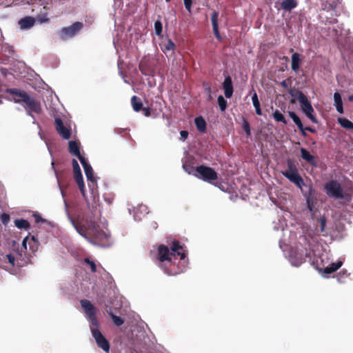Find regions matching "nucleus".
<instances>
[{"label":"nucleus","mask_w":353,"mask_h":353,"mask_svg":"<svg viewBox=\"0 0 353 353\" xmlns=\"http://www.w3.org/2000/svg\"><path fill=\"white\" fill-rule=\"evenodd\" d=\"M64 203L65 214L71 224L81 236L84 238H88V232L94 229L99 225L94 217L92 214L85 213L83 214L81 219L79 216L74 218L70 214L68 203L65 201ZM91 214H92V212H91Z\"/></svg>","instance_id":"1"},{"label":"nucleus","mask_w":353,"mask_h":353,"mask_svg":"<svg viewBox=\"0 0 353 353\" xmlns=\"http://www.w3.org/2000/svg\"><path fill=\"white\" fill-rule=\"evenodd\" d=\"M6 92L14 96L13 101L16 103L23 105L24 108L28 112H32L39 114L41 112V106L40 102L34 98L31 97L27 92L17 88H8Z\"/></svg>","instance_id":"2"},{"label":"nucleus","mask_w":353,"mask_h":353,"mask_svg":"<svg viewBox=\"0 0 353 353\" xmlns=\"http://www.w3.org/2000/svg\"><path fill=\"white\" fill-rule=\"evenodd\" d=\"M324 190L327 195L334 199H344L347 202L351 201V195L343 191L339 182L336 180H330L324 185Z\"/></svg>","instance_id":"3"},{"label":"nucleus","mask_w":353,"mask_h":353,"mask_svg":"<svg viewBox=\"0 0 353 353\" xmlns=\"http://www.w3.org/2000/svg\"><path fill=\"white\" fill-rule=\"evenodd\" d=\"M287 165L288 170L283 171L282 174L302 190L303 186L305 184L301 176L299 174L296 165L291 159H288Z\"/></svg>","instance_id":"4"},{"label":"nucleus","mask_w":353,"mask_h":353,"mask_svg":"<svg viewBox=\"0 0 353 353\" xmlns=\"http://www.w3.org/2000/svg\"><path fill=\"white\" fill-rule=\"evenodd\" d=\"M195 173L193 175L204 181L211 183L218 179L216 172L212 168L201 165L196 167Z\"/></svg>","instance_id":"5"},{"label":"nucleus","mask_w":353,"mask_h":353,"mask_svg":"<svg viewBox=\"0 0 353 353\" xmlns=\"http://www.w3.org/2000/svg\"><path fill=\"white\" fill-rule=\"evenodd\" d=\"M85 239L94 244L105 246L108 244L109 236L97 225L94 229L88 232V238Z\"/></svg>","instance_id":"6"},{"label":"nucleus","mask_w":353,"mask_h":353,"mask_svg":"<svg viewBox=\"0 0 353 353\" xmlns=\"http://www.w3.org/2000/svg\"><path fill=\"white\" fill-rule=\"evenodd\" d=\"M173 256L171 254V252L170 251V249L165 246L163 244H161L157 248V259L159 262V266L162 268L165 273H168V269L164 267L163 263L164 262H172V258L171 256Z\"/></svg>","instance_id":"7"},{"label":"nucleus","mask_w":353,"mask_h":353,"mask_svg":"<svg viewBox=\"0 0 353 353\" xmlns=\"http://www.w3.org/2000/svg\"><path fill=\"white\" fill-rule=\"evenodd\" d=\"M83 26L81 22L77 21L68 27L63 28L59 32L60 38L62 40H65L74 37L82 29Z\"/></svg>","instance_id":"8"},{"label":"nucleus","mask_w":353,"mask_h":353,"mask_svg":"<svg viewBox=\"0 0 353 353\" xmlns=\"http://www.w3.org/2000/svg\"><path fill=\"white\" fill-rule=\"evenodd\" d=\"M301 105V110L303 112V113L313 122L316 123V119L314 113V108L310 103V101L308 100L306 96L301 97V99L299 101Z\"/></svg>","instance_id":"9"},{"label":"nucleus","mask_w":353,"mask_h":353,"mask_svg":"<svg viewBox=\"0 0 353 353\" xmlns=\"http://www.w3.org/2000/svg\"><path fill=\"white\" fill-rule=\"evenodd\" d=\"M92 334L99 347L101 348L104 352H109L110 343L104 337L99 329H92Z\"/></svg>","instance_id":"10"},{"label":"nucleus","mask_w":353,"mask_h":353,"mask_svg":"<svg viewBox=\"0 0 353 353\" xmlns=\"http://www.w3.org/2000/svg\"><path fill=\"white\" fill-rule=\"evenodd\" d=\"M54 124L55 129L60 137L65 140L70 139L72 134L71 129L70 127H67L63 124L61 118H55Z\"/></svg>","instance_id":"11"},{"label":"nucleus","mask_w":353,"mask_h":353,"mask_svg":"<svg viewBox=\"0 0 353 353\" xmlns=\"http://www.w3.org/2000/svg\"><path fill=\"white\" fill-rule=\"evenodd\" d=\"M28 243L29 245L28 250L30 252H34L37 250L39 241L34 236H27L23 239L22 241V246L26 251H28Z\"/></svg>","instance_id":"12"},{"label":"nucleus","mask_w":353,"mask_h":353,"mask_svg":"<svg viewBox=\"0 0 353 353\" xmlns=\"http://www.w3.org/2000/svg\"><path fill=\"white\" fill-rule=\"evenodd\" d=\"M343 265L342 261H338L336 263H332L330 265L327 266L323 265L321 268H318V270L319 272L325 274H330L334 272H336L337 270H339Z\"/></svg>","instance_id":"13"},{"label":"nucleus","mask_w":353,"mask_h":353,"mask_svg":"<svg viewBox=\"0 0 353 353\" xmlns=\"http://www.w3.org/2000/svg\"><path fill=\"white\" fill-rule=\"evenodd\" d=\"M80 162L84 169V172L88 181L92 183L96 182V179L94 176L93 170L92 166L88 163L85 158H80Z\"/></svg>","instance_id":"14"},{"label":"nucleus","mask_w":353,"mask_h":353,"mask_svg":"<svg viewBox=\"0 0 353 353\" xmlns=\"http://www.w3.org/2000/svg\"><path fill=\"white\" fill-rule=\"evenodd\" d=\"M170 251L171 252V254L173 256L177 254L180 256L181 259H183L186 256L185 253L183 251V245H181L178 241H172Z\"/></svg>","instance_id":"15"},{"label":"nucleus","mask_w":353,"mask_h":353,"mask_svg":"<svg viewBox=\"0 0 353 353\" xmlns=\"http://www.w3.org/2000/svg\"><path fill=\"white\" fill-rule=\"evenodd\" d=\"M223 88L226 98H230L233 94V85L230 76H227L223 83Z\"/></svg>","instance_id":"16"},{"label":"nucleus","mask_w":353,"mask_h":353,"mask_svg":"<svg viewBox=\"0 0 353 353\" xmlns=\"http://www.w3.org/2000/svg\"><path fill=\"white\" fill-rule=\"evenodd\" d=\"M69 152L73 156L77 157L80 161V158H85L80 152L79 144L75 141H70L68 143Z\"/></svg>","instance_id":"17"},{"label":"nucleus","mask_w":353,"mask_h":353,"mask_svg":"<svg viewBox=\"0 0 353 353\" xmlns=\"http://www.w3.org/2000/svg\"><path fill=\"white\" fill-rule=\"evenodd\" d=\"M139 68L143 75H150L153 72L152 67L151 66L149 60L145 58L141 61Z\"/></svg>","instance_id":"18"},{"label":"nucleus","mask_w":353,"mask_h":353,"mask_svg":"<svg viewBox=\"0 0 353 353\" xmlns=\"http://www.w3.org/2000/svg\"><path fill=\"white\" fill-rule=\"evenodd\" d=\"M81 305L83 309L86 316L90 315L91 313H96L97 310L90 301L87 299L81 300Z\"/></svg>","instance_id":"19"},{"label":"nucleus","mask_w":353,"mask_h":353,"mask_svg":"<svg viewBox=\"0 0 353 353\" xmlns=\"http://www.w3.org/2000/svg\"><path fill=\"white\" fill-rule=\"evenodd\" d=\"M35 23V19L32 17H25L19 21V25L21 29H30Z\"/></svg>","instance_id":"20"},{"label":"nucleus","mask_w":353,"mask_h":353,"mask_svg":"<svg viewBox=\"0 0 353 353\" xmlns=\"http://www.w3.org/2000/svg\"><path fill=\"white\" fill-rule=\"evenodd\" d=\"M218 17L219 13L216 11H213L211 15V21L212 24V28L214 34L218 39H220L221 37L219 32V26H218Z\"/></svg>","instance_id":"21"},{"label":"nucleus","mask_w":353,"mask_h":353,"mask_svg":"<svg viewBox=\"0 0 353 353\" xmlns=\"http://www.w3.org/2000/svg\"><path fill=\"white\" fill-rule=\"evenodd\" d=\"M301 158L309 163L310 165L313 166H316V163L315 161V157L310 154V153L304 148H301Z\"/></svg>","instance_id":"22"},{"label":"nucleus","mask_w":353,"mask_h":353,"mask_svg":"<svg viewBox=\"0 0 353 353\" xmlns=\"http://www.w3.org/2000/svg\"><path fill=\"white\" fill-rule=\"evenodd\" d=\"M301 63L300 54L297 52H294L292 54L291 57V68L293 71L297 72L299 69Z\"/></svg>","instance_id":"23"},{"label":"nucleus","mask_w":353,"mask_h":353,"mask_svg":"<svg viewBox=\"0 0 353 353\" xmlns=\"http://www.w3.org/2000/svg\"><path fill=\"white\" fill-rule=\"evenodd\" d=\"M334 105L336 107L337 112H339L341 114L343 113V107L341 96L337 92L334 94Z\"/></svg>","instance_id":"24"},{"label":"nucleus","mask_w":353,"mask_h":353,"mask_svg":"<svg viewBox=\"0 0 353 353\" xmlns=\"http://www.w3.org/2000/svg\"><path fill=\"white\" fill-rule=\"evenodd\" d=\"M281 6L285 11H291L297 6V2L296 0H284Z\"/></svg>","instance_id":"25"},{"label":"nucleus","mask_w":353,"mask_h":353,"mask_svg":"<svg viewBox=\"0 0 353 353\" xmlns=\"http://www.w3.org/2000/svg\"><path fill=\"white\" fill-rule=\"evenodd\" d=\"M194 123L197 130L201 132H205L206 131V122L202 117H196Z\"/></svg>","instance_id":"26"},{"label":"nucleus","mask_w":353,"mask_h":353,"mask_svg":"<svg viewBox=\"0 0 353 353\" xmlns=\"http://www.w3.org/2000/svg\"><path fill=\"white\" fill-rule=\"evenodd\" d=\"M131 105L135 112L141 111L143 108V103L141 100L135 95L131 98Z\"/></svg>","instance_id":"27"},{"label":"nucleus","mask_w":353,"mask_h":353,"mask_svg":"<svg viewBox=\"0 0 353 353\" xmlns=\"http://www.w3.org/2000/svg\"><path fill=\"white\" fill-rule=\"evenodd\" d=\"M337 121L342 128L346 130H353V123L344 117H339Z\"/></svg>","instance_id":"28"},{"label":"nucleus","mask_w":353,"mask_h":353,"mask_svg":"<svg viewBox=\"0 0 353 353\" xmlns=\"http://www.w3.org/2000/svg\"><path fill=\"white\" fill-rule=\"evenodd\" d=\"M14 225L19 229H24L28 230L30 229V223L23 219H18L14 221Z\"/></svg>","instance_id":"29"},{"label":"nucleus","mask_w":353,"mask_h":353,"mask_svg":"<svg viewBox=\"0 0 353 353\" xmlns=\"http://www.w3.org/2000/svg\"><path fill=\"white\" fill-rule=\"evenodd\" d=\"M288 93L294 98H296L297 100L299 101V100L301 99V97H305V95L300 90L295 89V88H289L288 89Z\"/></svg>","instance_id":"30"},{"label":"nucleus","mask_w":353,"mask_h":353,"mask_svg":"<svg viewBox=\"0 0 353 353\" xmlns=\"http://www.w3.org/2000/svg\"><path fill=\"white\" fill-rule=\"evenodd\" d=\"M289 116L297 125L299 129L303 130V123L300 118L296 115V114L294 112L290 111L289 112Z\"/></svg>","instance_id":"31"},{"label":"nucleus","mask_w":353,"mask_h":353,"mask_svg":"<svg viewBox=\"0 0 353 353\" xmlns=\"http://www.w3.org/2000/svg\"><path fill=\"white\" fill-rule=\"evenodd\" d=\"M108 314L111 317L114 325H116L117 326H120L123 324V319L121 317L114 314L111 310H110V312H108Z\"/></svg>","instance_id":"32"},{"label":"nucleus","mask_w":353,"mask_h":353,"mask_svg":"<svg viewBox=\"0 0 353 353\" xmlns=\"http://www.w3.org/2000/svg\"><path fill=\"white\" fill-rule=\"evenodd\" d=\"M87 317L92 325V327H91V330L92 329H98L99 322H98V320H97V318L96 316V313H94V314L91 313V314L89 316H87Z\"/></svg>","instance_id":"33"},{"label":"nucleus","mask_w":353,"mask_h":353,"mask_svg":"<svg viewBox=\"0 0 353 353\" xmlns=\"http://www.w3.org/2000/svg\"><path fill=\"white\" fill-rule=\"evenodd\" d=\"M273 117L278 122H281V123H283L284 124L287 123V121H286L285 117L279 110H275L274 112Z\"/></svg>","instance_id":"34"},{"label":"nucleus","mask_w":353,"mask_h":353,"mask_svg":"<svg viewBox=\"0 0 353 353\" xmlns=\"http://www.w3.org/2000/svg\"><path fill=\"white\" fill-rule=\"evenodd\" d=\"M217 102L222 112L225 111L226 110L228 103L222 95L218 97Z\"/></svg>","instance_id":"35"},{"label":"nucleus","mask_w":353,"mask_h":353,"mask_svg":"<svg viewBox=\"0 0 353 353\" xmlns=\"http://www.w3.org/2000/svg\"><path fill=\"white\" fill-rule=\"evenodd\" d=\"M72 165L73 168L74 176L81 174L80 166L76 159H72Z\"/></svg>","instance_id":"36"},{"label":"nucleus","mask_w":353,"mask_h":353,"mask_svg":"<svg viewBox=\"0 0 353 353\" xmlns=\"http://www.w3.org/2000/svg\"><path fill=\"white\" fill-rule=\"evenodd\" d=\"M84 263L90 266L92 272L94 273L97 272V266L94 261L90 260L88 258H85L84 259Z\"/></svg>","instance_id":"37"},{"label":"nucleus","mask_w":353,"mask_h":353,"mask_svg":"<svg viewBox=\"0 0 353 353\" xmlns=\"http://www.w3.org/2000/svg\"><path fill=\"white\" fill-rule=\"evenodd\" d=\"M204 91L207 94V100L209 101H211L212 99V89L209 84L204 83Z\"/></svg>","instance_id":"38"},{"label":"nucleus","mask_w":353,"mask_h":353,"mask_svg":"<svg viewBox=\"0 0 353 353\" xmlns=\"http://www.w3.org/2000/svg\"><path fill=\"white\" fill-rule=\"evenodd\" d=\"M318 222L319 223V226H320L319 232H325L326 222H327L325 217H324V216L321 217L320 219H318Z\"/></svg>","instance_id":"39"},{"label":"nucleus","mask_w":353,"mask_h":353,"mask_svg":"<svg viewBox=\"0 0 353 353\" xmlns=\"http://www.w3.org/2000/svg\"><path fill=\"white\" fill-rule=\"evenodd\" d=\"M154 30L157 35H161L162 32V23L159 20L154 22Z\"/></svg>","instance_id":"40"},{"label":"nucleus","mask_w":353,"mask_h":353,"mask_svg":"<svg viewBox=\"0 0 353 353\" xmlns=\"http://www.w3.org/2000/svg\"><path fill=\"white\" fill-rule=\"evenodd\" d=\"M242 127H243V129L244 130V131L245 132L247 137L250 136V134H251L250 126L249 122L246 119L243 120Z\"/></svg>","instance_id":"41"},{"label":"nucleus","mask_w":353,"mask_h":353,"mask_svg":"<svg viewBox=\"0 0 353 353\" xmlns=\"http://www.w3.org/2000/svg\"><path fill=\"white\" fill-rule=\"evenodd\" d=\"M175 47L176 46L174 43L170 39H169L168 42L164 45V49L167 51L174 50Z\"/></svg>","instance_id":"42"},{"label":"nucleus","mask_w":353,"mask_h":353,"mask_svg":"<svg viewBox=\"0 0 353 353\" xmlns=\"http://www.w3.org/2000/svg\"><path fill=\"white\" fill-rule=\"evenodd\" d=\"M349 274L347 273V271L346 270H343L340 272H339L337 276H338V281L339 282H343V279L345 278H347Z\"/></svg>","instance_id":"43"},{"label":"nucleus","mask_w":353,"mask_h":353,"mask_svg":"<svg viewBox=\"0 0 353 353\" xmlns=\"http://www.w3.org/2000/svg\"><path fill=\"white\" fill-rule=\"evenodd\" d=\"M183 168L189 174H194L193 171L195 170L193 166H192L191 165H187V164H183Z\"/></svg>","instance_id":"44"},{"label":"nucleus","mask_w":353,"mask_h":353,"mask_svg":"<svg viewBox=\"0 0 353 353\" xmlns=\"http://www.w3.org/2000/svg\"><path fill=\"white\" fill-rule=\"evenodd\" d=\"M252 103L254 108L260 106V102L258 99L257 94L256 92L252 97Z\"/></svg>","instance_id":"45"},{"label":"nucleus","mask_w":353,"mask_h":353,"mask_svg":"<svg viewBox=\"0 0 353 353\" xmlns=\"http://www.w3.org/2000/svg\"><path fill=\"white\" fill-rule=\"evenodd\" d=\"M8 263L12 265V266H14V263H15V257L13 254H6V256Z\"/></svg>","instance_id":"46"},{"label":"nucleus","mask_w":353,"mask_h":353,"mask_svg":"<svg viewBox=\"0 0 353 353\" xmlns=\"http://www.w3.org/2000/svg\"><path fill=\"white\" fill-rule=\"evenodd\" d=\"M1 220L3 224H7L10 221V215L6 213L2 214Z\"/></svg>","instance_id":"47"},{"label":"nucleus","mask_w":353,"mask_h":353,"mask_svg":"<svg viewBox=\"0 0 353 353\" xmlns=\"http://www.w3.org/2000/svg\"><path fill=\"white\" fill-rule=\"evenodd\" d=\"M74 179L77 183V185L83 184V179L82 174H77L74 176Z\"/></svg>","instance_id":"48"},{"label":"nucleus","mask_w":353,"mask_h":353,"mask_svg":"<svg viewBox=\"0 0 353 353\" xmlns=\"http://www.w3.org/2000/svg\"><path fill=\"white\" fill-rule=\"evenodd\" d=\"M185 9L188 12H191V8L192 4V0H183Z\"/></svg>","instance_id":"49"},{"label":"nucleus","mask_w":353,"mask_h":353,"mask_svg":"<svg viewBox=\"0 0 353 353\" xmlns=\"http://www.w3.org/2000/svg\"><path fill=\"white\" fill-rule=\"evenodd\" d=\"M141 110L143 112V114L145 117H150L151 116V108L149 107L147 108H142Z\"/></svg>","instance_id":"50"},{"label":"nucleus","mask_w":353,"mask_h":353,"mask_svg":"<svg viewBox=\"0 0 353 353\" xmlns=\"http://www.w3.org/2000/svg\"><path fill=\"white\" fill-rule=\"evenodd\" d=\"M181 139L185 141L188 137V132L186 130H182L180 132Z\"/></svg>","instance_id":"51"},{"label":"nucleus","mask_w":353,"mask_h":353,"mask_svg":"<svg viewBox=\"0 0 353 353\" xmlns=\"http://www.w3.org/2000/svg\"><path fill=\"white\" fill-rule=\"evenodd\" d=\"M39 21L40 22H48V18L47 17V15L46 14L41 15V16H39V18H38Z\"/></svg>","instance_id":"52"},{"label":"nucleus","mask_w":353,"mask_h":353,"mask_svg":"<svg viewBox=\"0 0 353 353\" xmlns=\"http://www.w3.org/2000/svg\"><path fill=\"white\" fill-rule=\"evenodd\" d=\"M79 186V188L83 195V197H85V185H84V183L83 184H80V185H78Z\"/></svg>","instance_id":"53"},{"label":"nucleus","mask_w":353,"mask_h":353,"mask_svg":"<svg viewBox=\"0 0 353 353\" xmlns=\"http://www.w3.org/2000/svg\"><path fill=\"white\" fill-rule=\"evenodd\" d=\"M280 85L285 89L289 88V84L287 83V80H283L280 83Z\"/></svg>","instance_id":"54"},{"label":"nucleus","mask_w":353,"mask_h":353,"mask_svg":"<svg viewBox=\"0 0 353 353\" xmlns=\"http://www.w3.org/2000/svg\"><path fill=\"white\" fill-rule=\"evenodd\" d=\"M34 217H35V221H36L37 223H39V222H41H41H43V221H44V220L42 219V217H41L40 215H39V214H35V215H34Z\"/></svg>","instance_id":"55"},{"label":"nucleus","mask_w":353,"mask_h":353,"mask_svg":"<svg viewBox=\"0 0 353 353\" xmlns=\"http://www.w3.org/2000/svg\"><path fill=\"white\" fill-rule=\"evenodd\" d=\"M255 111H256V114L257 115H261L262 114V112H261V107H256L255 108Z\"/></svg>","instance_id":"56"},{"label":"nucleus","mask_w":353,"mask_h":353,"mask_svg":"<svg viewBox=\"0 0 353 353\" xmlns=\"http://www.w3.org/2000/svg\"><path fill=\"white\" fill-rule=\"evenodd\" d=\"M305 129L307 131H309V132H314V130L312 129L311 127H305Z\"/></svg>","instance_id":"57"},{"label":"nucleus","mask_w":353,"mask_h":353,"mask_svg":"<svg viewBox=\"0 0 353 353\" xmlns=\"http://www.w3.org/2000/svg\"><path fill=\"white\" fill-rule=\"evenodd\" d=\"M300 130L301 131L302 135L303 137H306L307 136V134L305 133V128L303 126V130Z\"/></svg>","instance_id":"58"},{"label":"nucleus","mask_w":353,"mask_h":353,"mask_svg":"<svg viewBox=\"0 0 353 353\" xmlns=\"http://www.w3.org/2000/svg\"><path fill=\"white\" fill-rule=\"evenodd\" d=\"M349 101H353V94L352 95H350L348 98Z\"/></svg>","instance_id":"59"},{"label":"nucleus","mask_w":353,"mask_h":353,"mask_svg":"<svg viewBox=\"0 0 353 353\" xmlns=\"http://www.w3.org/2000/svg\"><path fill=\"white\" fill-rule=\"evenodd\" d=\"M307 202L309 208L311 210V208L310 206V199H309V197L307 198Z\"/></svg>","instance_id":"60"},{"label":"nucleus","mask_w":353,"mask_h":353,"mask_svg":"<svg viewBox=\"0 0 353 353\" xmlns=\"http://www.w3.org/2000/svg\"><path fill=\"white\" fill-rule=\"evenodd\" d=\"M290 103H292V104H293V103H296L295 99H292L290 100Z\"/></svg>","instance_id":"61"},{"label":"nucleus","mask_w":353,"mask_h":353,"mask_svg":"<svg viewBox=\"0 0 353 353\" xmlns=\"http://www.w3.org/2000/svg\"><path fill=\"white\" fill-rule=\"evenodd\" d=\"M3 103L2 96L0 95V105Z\"/></svg>","instance_id":"62"},{"label":"nucleus","mask_w":353,"mask_h":353,"mask_svg":"<svg viewBox=\"0 0 353 353\" xmlns=\"http://www.w3.org/2000/svg\"><path fill=\"white\" fill-rule=\"evenodd\" d=\"M312 187H310L309 188V193H310V194L312 193Z\"/></svg>","instance_id":"63"},{"label":"nucleus","mask_w":353,"mask_h":353,"mask_svg":"<svg viewBox=\"0 0 353 353\" xmlns=\"http://www.w3.org/2000/svg\"><path fill=\"white\" fill-rule=\"evenodd\" d=\"M284 59H285V60H288V57H284Z\"/></svg>","instance_id":"64"}]
</instances>
